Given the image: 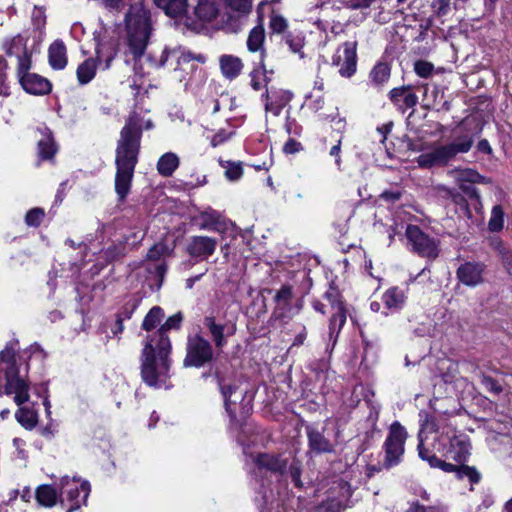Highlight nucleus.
Instances as JSON below:
<instances>
[{
  "label": "nucleus",
  "instance_id": "14",
  "mask_svg": "<svg viewBox=\"0 0 512 512\" xmlns=\"http://www.w3.org/2000/svg\"><path fill=\"white\" fill-rule=\"evenodd\" d=\"M333 64L339 67L341 76H352L356 71V43L346 42L341 45L333 57Z\"/></svg>",
  "mask_w": 512,
  "mask_h": 512
},
{
  "label": "nucleus",
  "instance_id": "4",
  "mask_svg": "<svg viewBox=\"0 0 512 512\" xmlns=\"http://www.w3.org/2000/svg\"><path fill=\"white\" fill-rule=\"evenodd\" d=\"M170 349V341L164 336H160L157 343L149 340L144 345L141 356V375L149 386L161 387L168 379Z\"/></svg>",
  "mask_w": 512,
  "mask_h": 512
},
{
  "label": "nucleus",
  "instance_id": "1",
  "mask_svg": "<svg viewBox=\"0 0 512 512\" xmlns=\"http://www.w3.org/2000/svg\"><path fill=\"white\" fill-rule=\"evenodd\" d=\"M98 4L108 12L119 15L126 5L128 10L124 16L127 45L129 52L135 59L134 71L137 75L144 76L150 70L144 71V65L155 67V62L150 57H143L153 30V22L150 10L144 0H96Z\"/></svg>",
  "mask_w": 512,
  "mask_h": 512
},
{
  "label": "nucleus",
  "instance_id": "16",
  "mask_svg": "<svg viewBox=\"0 0 512 512\" xmlns=\"http://www.w3.org/2000/svg\"><path fill=\"white\" fill-rule=\"evenodd\" d=\"M485 265L476 262H466L457 270V277L466 286L475 287L484 281Z\"/></svg>",
  "mask_w": 512,
  "mask_h": 512
},
{
  "label": "nucleus",
  "instance_id": "36",
  "mask_svg": "<svg viewBox=\"0 0 512 512\" xmlns=\"http://www.w3.org/2000/svg\"><path fill=\"white\" fill-rule=\"evenodd\" d=\"M39 156L41 159H51L57 151L52 135L49 131L43 134V137L38 141Z\"/></svg>",
  "mask_w": 512,
  "mask_h": 512
},
{
  "label": "nucleus",
  "instance_id": "50",
  "mask_svg": "<svg viewBox=\"0 0 512 512\" xmlns=\"http://www.w3.org/2000/svg\"><path fill=\"white\" fill-rule=\"evenodd\" d=\"M18 58V74L19 79L21 78V75L24 73H29L28 70L30 68L31 60L30 56L28 55V52L25 54H22L21 56H17Z\"/></svg>",
  "mask_w": 512,
  "mask_h": 512
},
{
  "label": "nucleus",
  "instance_id": "35",
  "mask_svg": "<svg viewBox=\"0 0 512 512\" xmlns=\"http://www.w3.org/2000/svg\"><path fill=\"white\" fill-rule=\"evenodd\" d=\"M3 48L9 55L21 56L27 52L26 39L21 35L6 39Z\"/></svg>",
  "mask_w": 512,
  "mask_h": 512
},
{
  "label": "nucleus",
  "instance_id": "23",
  "mask_svg": "<svg viewBox=\"0 0 512 512\" xmlns=\"http://www.w3.org/2000/svg\"><path fill=\"white\" fill-rule=\"evenodd\" d=\"M219 385L224 398L226 411L229 413L231 418H236L238 414L237 401L244 400V391L239 390L238 387L225 386L222 383H219Z\"/></svg>",
  "mask_w": 512,
  "mask_h": 512
},
{
  "label": "nucleus",
  "instance_id": "2",
  "mask_svg": "<svg viewBox=\"0 0 512 512\" xmlns=\"http://www.w3.org/2000/svg\"><path fill=\"white\" fill-rule=\"evenodd\" d=\"M14 394V402L21 406L29 400V386L18 376L15 363V352L6 347L0 353V395L3 393ZM17 421L26 429H32L37 424V413L33 408L20 407L15 413Z\"/></svg>",
  "mask_w": 512,
  "mask_h": 512
},
{
  "label": "nucleus",
  "instance_id": "12",
  "mask_svg": "<svg viewBox=\"0 0 512 512\" xmlns=\"http://www.w3.org/2000/svg\"><path fill=\"white\" fill-rule=\"evenodd\" d=\"M406 235L413 249L421 256L435 258L438 255L436 242L424 234L419 227L409 225L406 229Z\"/></svg>",
  "mask_w": 512,
  "mask_h": 512
},
{
  "label": "nucleus",
  "instance_id": "5",
  "mask_svg": "<svg viewBox=\"0 0 512 512\" xmlns=\"http://www.w3.org/2000/svg\"><path fill=\"white\" fill-rule=\"evenodd\" d=\"M420 434L423 435L428 453H434L436 457L439 454L444 459L462 463L467 461L471 454L469 438L464 434L457 435L452 428L440 433L435 432L431 438L425 430H421Z\"/></svg>",
  "mask_w": 512,
  "mask_h": 512
},
{
  "label": "nucleus",
  "instance_id": "41",
  "mask_svg": "<svg viewBox=\"0 0 512 512\" xmlns=\"http://www.w3.org/2000/svg\"><path fill=\"white\" fill-rule=\"evenodd\" d=\"M504 212L501 206H494L491 212V217L488 223L490 231L497 232L503 228Z\"/></svg>",
  "mask_w": 512,
  "mask_h": 512
},
{
  "label": "nucleus",
  "instance_id": "62",
  "mask_svg": "<svg viewBox=\"0 0 512 512\" xmlns=\"http://www.w3.org/2000/svg\"><path fill=\"white\" fill-rule=\"evenodd\" d=\"M131 119H135V121L137 122L138 126L140 127V133L142 132V129L145 128V129H151L153 127V123L151 122V120H147L145 121L144 123V126H142L139 118L136 116V115H133L129 118L128 121H130ZM129 122L126 123V125L128 124Z\"/></svg>",
  "mask_w": 512,
  "mask_h": 512
},
{
  "label": "nucleus",
  "instance_id": "47",
  "mask_svg": "<svg viewBox=\"0 0 512 512\" xmlns=\"http://www.w3.org/2000/svg\"><path fill=\"white\" fill-rule=\"evenodd\" d=\"M33 25L38 29L42 30L46 24L45 11L42 8L35 7L32 12Z\"/></svg>",
  "mask_w": 512,
  "mask_h": 512
},
{
  "label": "nucleus",
  "instance_id": "17",
  "mask_svg": "<svg viewBox=\"0 0 512 512\" xmlns=\"http://www.w3.org/2000/svg\"><path fill=\"white\" fill-rule=\"evenodd\" d=\"M265 110L275 116H278L283 109L292 99L293 94L284 89H271L266 94Z\"/></svg>",
  "mask_w": 512,
  "mask_h": 512
},
{
  "label": "nucleus",
  "instance_id": "52",
  "mask_svg": "<svg viewBox=\"0 0 512 512\" xmlns=\"http://www.w3.org/2000/svg\"><path fill=\"white\" fill-rule=\"evenodd\" d=\"M432 7L438 16H444L450 10V0H435Z\"/></svg>",
  "mask_w": 512,
  "mask_h": 512
},
{
  "label": "nucleus",
  "instance_id": "25",
  "mask_svg": "<svg viewBox=\"0 0 512 512\" xmlns=\"http://www.w3.org/2000/svg\"><path fill=\"white\" fill-rule=\"evenodd\" d=\"M49 64L53 69L61 70L67 65L66 46L60 40L54 41L48 50Z\"/></svg>",
  "mask_w": 512,
  "mask_h": 512
},
{
  "label": "nucleus",
  "instance_id": "49",
  "mask_svg": "<svg viewBox=\"0 0 512 512\" xmlns=\"http://www.w3.org/2000/svg\"><path fill=\"white\" fill-rule=\"evenodd\" d=\"M406 512H445V509L438 506H423L414 502L410 504Z\"/></svg>",
  "mask_w": 512,
  "mask_h": 512
},
{
  "label": "nucleus",
  "instance_id": "6",
  "mask_svg": "<svg viewBox=\"0 0 512 512\" xmlns=\"http://www.w3.org/2000/svg\"><path fill=\"white\" fill-rule=\"evenodd\" d=\"M473 142L474 139L471 136H461L453 143L445 146H438L429 152L422 153L417 158V163L423 168L444 166L457 154L468 152L471 149Z\"/></svg>",
  "mask_w": 512,
  "mask_h": 512
},
{
  "label": "nucleus",
  "instance_id": "57",
  "mask_svg": "<svg viewBox=\"0 0 512 512\" xmlns=\"http://www.w3.org/2000/svg\"><path fill=\"white\" fill-rule=\"evenodd\" d=\"M402 193L401 191L399 190H395V191H384L381 195H380V198L383 199L384 201L386 202H395L397 200L400 199Z\"/></svg>",
  "mask_w": 512,
  "mask_h": 512
},
{
  "label": "nucleus",
  "instance_id": "27",
  "mask_svg": "<svg viewBox=\"0 0 512 512\" xmlns=\"http://www.w3.org/2000/svg\"><path fill=\"white\" fill-rule=\"evenodd\" d=\"M36 500L44 507H53L58 501L64 503V499L59 495L55 488L50 485H41L36 490Z\"/></svg>",
  "mask_w": 512,
  "mask_h": 512
},
{
  "label": "nucleus",
  "instance_id": "45",
  "mask_svg": "<svg viewBox=\"0 0 512 512\" xmlns=\"http://www.w3.org/2000/svg\"><path fill=\"white\" fill-rule=\"evenodd\" d=\"M43 217H44L43 210H41L39 208H34L27 212L25 221H26V224L29 226H38L41 223Z\"/></svg>",
  "mask_w": 512,
  "mask_h": 512
},
{
  "label": "nucleus",
  "instance_id": "30",
  "mask_svg": "<svg viewBox=\"0 0 512 512\" xmlns=\"http://www.w3.org/2000/svg\"><path fill=\"white\" fill-rule=\"evenodd\" d=\"M220 68L222 74L228 78L233 79L237 77L242 68L243 64L240 58L232 55H224L220 58Z\"/></svg>",
  "mask_w": 512,
  "mask_h": 512
},
{
  "label": "nucleus",
  "instance_id": "10",
  "mask_svg": "<svg viewBox=\"0 0 512 512\" xmlns=\"http://www.w3.org/2000/svg\"><path fill=\"white\" fill-rule=\"evenodd\" d=\"M61 497L69 503L67 512H73L85 504L90 493V484L77 477L64 476L60 479Z\"/></svg>",
  "mask_w": 512,
  "mask_h": 512
},
{
  "label": "nucleus",
  "instance_id": "63",
  "mask_svg": "<svg viewBox=\"0 0 512 512\" xmlns=\"http://www.w3.org/2000/svg\"><path fill=\"white\" fill-rule=\"evenodd\" d=\"M477 148L479 151L486 153V154H490L492 152L491 146L487 140H481L478 143Z\"/></svg>",
  "mask_w": 512,
  "mask_h": 512
},
{
  "label": "nucleus",
  "instance_id": "39",
  "mask_svg": "<svg viewBox=\"0 0 512 512\" xmlns=\"http://www.w3.org/2000/svg\"><path fill=\"white\" fill-rule=\"evenodd\" d=\"M181 321L182 315L180 313L170 316L161 326L155 337L151 338L150 340H154V342L157 343L160 336L167 337L166 332L171 329L179 328Z\"/></svg>",
  "mask_w": 512,
  "mask_h": 512
},
{
  "label": "nucleus",
  "instance_id": "54",
  "mask_svg": "<svg viewBox=\"0 0 512 512\" xmlns=\"http://www.w3.org/2000/svg\"><path fill=\"white\" fill-rule=\"evenodd\" d=\"M263 72L260 70H254L251 77V86L254 90L258 91L264 86L265 79L262 77Z\"/></svg>",
  "mask_w": 512,
  "mask_h": 512
},
{
  "label": "nucleus",
  "instance_id": "43",
  "mask_svg": "<svg viewBox=\"0 0 512 512\" xmlns=\"http://www.w3.org/2000/svg\"><path fill=\"white\" fill-rule=\"evenodd\" d=\"M233 10L248 14L252 9V0H224Z\"/></svg>",
  "mask_w": 512,
  "mask_h": 512
},
{
  "label": "nucleus",
  "instance_id": "3",
  "mask_svg": "<svg viewBox=\"0 0 512 512\" xmlns=\"http://www.w3.org/2000/svg\"><path fill=\"white\" fill-rule=\"evenodd\" d=\"M140 147V127L131 119L123 127L116 150L115 191L120 200L128 195Z\"/></svg>",
  "mask_w": 512,
  "mask_h": 512
},
{
  "label": "nucleus",
  "instance_id": "21",
  "mask_svg": "<svg viewBox=\"0 0 512 512\" xmlns=\"http://www.w3.org/2000/svg\"><path fill=\"white\" fill-rule=\"evenodd\" d=\"M204 323H205V326L209 329L211 337H212L216 347H218V348H221L226 344L225 336L232 335L235 332L234 324H231L230 326L217 324L213 317L205 318Z\"/></svg>",
  "mask_w": 512,
  "mask_h": 512
},
{
  "label": "nucleus",
  "instance_id": "33",
  "mask_svg": "<svg viewBox=\"0 0 512 512\" xmlns=\"http://www.w3.org/2000/svg\"><path fill=\"white\" fill-rule=\"evenodd\" d=\"M491 245L500 259L503 268L512 276V251L500 240H493Z\"/></svg>",
  "mask_w": 512,
  "mask_h": 512
},
{
  "label": "nucleus",
  "instance_id": "19",
  "mask_svg": "<svg viewBox=\"0 0 512 512\" xmlns=\"http://www.w3.org/2000/svg\"><path fill=\"white\" fill-rule=\"evenodd\" d=\"M20 84L26 92L34 95L47 94L51 90L50 82L35 73H24L21 75Z\"/></svg>",
  "mask_w": 512,
  "mask_h": 512
},
{
  "label": "nucleus",
  "instance_id": "42",
  "mask_svg": "<svg viewBox=\"0 0 512 512\" xmlns=\"http://www.w3.org/2000/svg\"><path fill=\"white\" fill-rule=\"evenodd\" d=\"M223 167L225 168V176L230 181L239 180L243 174V169L240 163L226 162Z\"/></svg>",
  "mask_w": 512,
  "mask_h": 512
},
{
  "label": "nucleus",
  "instance_id": "9",
  "mask_svg": "<svg viewBox=\"0 0 512 512\" xmlns=\"http://www.w3.org/2000/svg\"><path fill=\"white\" fill-rule=\"evenodd\" d=\"M407 439L406 429L397 421L390 425L387 438L384 442L386 467H393L397 465L404 454L405 442Z\"/></svg>",
  "mask_w": 512,
  "mask_h": 512
},
{
  "label": "nucleus",
  "instance_id": "13",
  "mask_svg": "<svg viewBox=\"0 0 512 512\" xmlns=\"http://www.w3.org/2000/svg\"><path fill=\"white\" fill-rule=\"evenodd\" d=\"M448 175L459 185V188L466 193L469 197L475 198L478 201L479 207L476 209H481V204L479 201L478 191L471 187L470 184L480 183L483 181V177L475 170L466 168V169H452L448 171Z\"/></svg>",
  "mask_w": 512,
  "mask_h": 512
},
{
  "label": "nucleus",
  "instance_id": "61",
  "mask_svg": "<svg viewBox=\"0 0 512 512\" xmlns=\"http://www.w3.org/2000/svg\"><path fill=\"white\" fill-rule=\"evenodd\" d=\"M323 104H324L323 97L321 95H317L315 97V100H313L311 103H309V106L314 111H318L323 107Z\"/></svg>",
  "mask_w": 512,
  "mask_h": 512
},
{
  "label": "nucleus",
  "instance_id": "58",
  "mask_svg": "<svg viewBox=\"0 0 512 512\" xmlns=\"http://www.w3.org/2000/svg\"><path fill=\"white\" fill-rule=\"evenodd\" d=\"M230 135L225 133V131H219L218 133H216L212 139H211V145L213 147H216L220 144H222L223 142H225L227 139H229Z\"/></svg>",
  "mask_w": 512,
  "mask_h": 512
},
{
  "label": "nucleus",
  "instance_id": "48",
  "mask_svg": "<svg viewBox=\"0 0 512 512\" xmlns=\"http://www.w3.org/2000/svg\"><path fill=\"white\" fill-rule=\"evenodd\" d=\"M287 26L286 20L276 14H273L270 19V28L275 33H282Z\"/></svg>",
  "mask_w": 512,
  "mask_h": 512
},
{
  "label": "nucleus",
  "instance_id": "29",
  "mask_svg": "<svg viewBox=\"0 0 512 512\" xmlns=\"http://www.w3.org/2000/svg\"><path fill=\"white\" fill-rule=\"evenodd\" d=\"M154 3L172 18L183 16L187 9V0H154Z\"/></svg>",
  "mask_w": 512,
  "mask_h": 512
},
{
  "label": "nucleus",
  "instance_id": "51",
  "mask_svg": "<svg viewBox=\"0 0 512 512\" xmlns=\"http://www.w3.org/2000/svg\"><path fill=\"white\" fill-rule=\"evenodd\" d=\"M6 61L0 57V95L8 94V87L6 85Z\"/></svg>",
  "mask_w": 512,
  "mask_h": 512
},
{
  "label": "nucleus",
  "instance_id": "32",
  "mask_svg": "<svg viewBox=\"0 0 512 512\" xmlns=\"http://www.w3.org/2000/svg\"><path fill=\"white\" fill-rule=\"evenodd\" d=\"M309 445L318 453H330L333 445L320 432L310 429L308 431Z\"/></svg>",
  "mask_w": 512,
  "mask_h": 512
},
{
  "label": "nucleus",
  "instance_id": "28",
  "mask_svg": "<svg viewBox=\"0 0 512 512\" xmlns=\"http://www.w3.org/2000/svg\"><path fill=\"white\" fill-rule=\"evenodd\" d=\"M382 300L387 309L396 311L404 306L406 295L402 289L398 287H392L384 292Z\"/></svg>",
  "mask_w": 512,
  "mask_h": 512
},
{
  "label": "nucleus",
  "instance_id": "37",
  "mask_svg": "<svg viewBox=\"0 0 512 512\" xmlns=\"http://www.w3.org/2000/svg\"><path fill=\"white\" fill-rule=\"evenodd\" d=\"M164 317L163 310L159 306H155L147 313L145 316L142 327L143 329L150 331L153 328L156 327L158 323L162 320Z\"/></svg>",
  "mask_w": 512,
  "mask_h": 512
},
{
  "label": "nucleus",
  "instance_id": "64",
  "mask_svg": "<svg viewBox=\"0 0 512 512\" xmlns=\"http://www.w3.org/2000/svg\"><path fill=\"white\" fill-rule=\"evenodd\" d=\"M291 477L294 483L299 486L300 485V472L298 468H292L291 469Z\"/></svg>",
  "mask_w": 512,
  "mask_h": 512
},
{
  "label": "nucleus",
  "instance_id": "31",
  "mask_svg": "<svg viewBox=\"0 0 512 512\" xmlns=\"http://www.w3.org/2000/svg\"><path fill=\"white\" fill-rule=\"evenodd\" d=\"M179 166V158L175 153L168 152L162 155L157 162V170L160 175L169 177Z\"/></svg>",
  "mask_w": 512,
  "mask_h": 512
},
{
  "label": "nucleus",
  "instance_id": "38",
  "mask_svg": "<svg viewBox=\"0 0 512 512\" xmlns=\"http://www.w3.org/2000/svg\"><path fill=\"white\" fill-rule=\"evenodd\" d=\"M390 77V68L385 63H378L370 72V78L376 85H381L388 81Z\"/></svg>",
  "mask_w": 512,
  "mask_h": 512
},
{
  "label": "nucleus",
  "instance_id": "34",
  "mask_svg": "<svg viewBox=\"0 0 512 512\" xmlns=\"http://www.w3.org/2000/svg\"><path fill=\"white\" fill-rule=\"evenodd\" d=\"M265 40V30L262 24L254 27L247 39V48L250 52H258L263 50Z\"/></svg>",
  "mask_w": 512,
  "mask_h": 512
},
{
  "label": "nucleus",
  "instance_id": "60",
  "mask_svg": "<svg viewBox=\"0 0 512 512\" xmlns=\"http://www.w3.org/2000/svg\"><path fill=\"white\" fill-rule=\"evenodd\" d=\"M340 151H341V140L338 141L336 145H334L330 149V155L334 156L336 158V164L340 166L341 159H340Z\"/></svg>",
  "mask_w": 512,
  "mask_h": 512
},
{
  "label": "nucleus",
  "instance_id": "11",
  "mask_svg": "<svg viewBox=\"0 0 512 512\" xmlns=\"http://www.w3.org/2000/svg\"><path fill=\"white\" fill-rule=\"evenodd\" d=\"M213 357L210 343L202 337L190 338L187 344V354L184 359L186 367H202Z\"/></svg>",
  "mask_w": 512,
  "mask_h": 512
},
{
  "label": "nucleus",
  "instance_id": "26",
  "mask_svg": "<svg viewBox=\"0 0 512 512\" xmlns=\"http://www.w3.org/2000/svg\"><path fill=\"white\" fill-rule=\"evenodd\" d=\"M255 464L273 472L283 473L287 467V460L270 454H259L254 458Z\"/></svg>",
  "mask_w": 512,
  "mask_h": 512
},
{
  "label": "nucleus",
  "instance_id": "24",
  "mask_svg": "<svg viewBox=\"0 0 512 512\" xmlns=\"http://www.w3.org/2000/svg\"><path fill=\"white\" fill-rule=\"evenodd\" d=\"M194 14L201 23L211 22L219 14V5L216 0H199Z\"/></svg>",
  "mask_w": 512,
  "mask_h": 512
},
{
  "label": "nucleus",
  "instance_id": "59",
  "mask_svg": "<svg viewBox=\"0 0 512 512\" xmlns=\"http://www.w3.org/2000/svg\"><path fill=\"white\" fill-rule=\"evenodd\" d=\"M438 190L444 192L454 203L458 204L463 200L460 194L454 190L442 186L438 187Z\"/></svg>",
  "mask_w": 512,
  "mask_h": 512
},
{
  "label": "nucleus",
  "instance_id": "8",
  "mask_svg": "<svg viewBox=\"0 0 512 512\" xmlns=\"http://www.w3.org/2000/svg\"><path fill=\"white\" fill-rule=\"evenodd\" d=\"M117 46L115 43H101L96 48V59L88 58L77 68V79L82 85L89 83L96 75L97 61L104 62L105 69H109L115 56Z\"/></svg>",
  "mask_w": 512,
  "mask_h": 512
},
{
  "label": "nucleus",
  "instance_id": "55",
  "mask_svg": "<svg viewBox=\"0 0 512 512\" xmlns=\"http://www.w3.org/2000/svg\"><path fill=\"white\" fill-rule=\"evenodd\" d=\"M482 383L484 387L495 394H498L502 391L501 386L492 378L484 376L482 379Z\"/></svg>",
  "mask_w": 512,
  "mask_h": 512
},
{
  "label": "nucleus",
  "instance_id": "15",
  "mask_svg": "<svg viewBox=\"0 0 512 512\" xmlns=\"http://www.w3.org/2000/svg\"><path fill=\"white\" fill-rule=\"evenodd\" d=\"M294 299V294L292 291V287L289 285H283L275 294V315L280 318L291 317L295 312H298L301 309V303L298 301L295 305V310L293 311L292 302Z\"/></svg>",
  "mask_w": 512,
  "mask_h": 512
},
{
  "label": "nucleus",
  "instance_id": "20",
  "mask_svg": "<svg viewBox=\"0 0 512 512\" xmlns=\"http://www.w3.org/2000/svg\"><path fill=\"white\" fill-rule=\"evenodd\" d=\"M216 244V241L210 237L194 236L187 246V251L192 257L204 259L214 253Z\"/></svg>",
  "mask_w": 512,
  "mask_h": 512
},
{
  "label": "nucleus",
  "instance_id": "44",
  "mask_svg": "<svg viewBox=\"0 0 512 512\" xmlns=\"http://www.w3.org/2000/svg\"><path fill=\"white\" fill-rule=\"evenodd\" d=\"M433 69V64L426 61H417L414 65L416 74L422 78H428L431 76Z\"/></svg>",
  "mask_w": 512,
  "mask_h": 512
},
{
  "label": "nucleus",
  "instance_id": "40",
  "mask_svg": "<svg viewBox=\"0 0 512 512\" xmlns=\"http://www.w3.org/2000/svg\"><path fill=\"white\" fill-rule=\"evenodd\" d=\"M202 219L203 222L201 224V228L203 229L220 231L222 226L225 225V223L220 219V215L215 212L204 213L202 215Z\"/></svg>",
  "mask_w": 512,
  "mask_h": 512
},
{
  "label": "nucleus",
  "instance_id": "53",
  "mask_svg": "<svg viewBox=\"0 0 512 512\" xmlns=\"http://www.w3.org/2000/svg\"><path fill=\"white\" fill-rule=\"evenodd\" d=\"M167 252V247L164 244L154 245L147 253V257L150 260H158Z\"/></svg>",
  "mask_w": 512,
  "mask_h": 512
},
{
  "label": "nucleus",
  "instance_id": "18",
  "mask_svg": "<svg viewBox=\"0 0 512 512\" xmlns=\"http://www.w3.org/2000/svg\"><path fill=\"white\" fill-rule=\"evenodd\" d=\"M326 298L331 303L334 313L330 319V335L338 334L342 326L346 322V313L343 308L342 302L339 300L338 292L334 289L326 293Z\"/></svg>",
  "mask_w": 512,
  "mask_h": 512
},
{
  "label": "nucleus",
  "instance_id": "7",
  "mask_svg": "<svg viewBox=\"0 0 512 512\" xmlns=\"http://www.w3.org/2000/svg\"><path fill=\"white\" fill-rule=\"evenodd\" d=\"M418 455L422 460L426 461L431 468H439L447 473L453 472L458 479L466 477L471 484H476L481 479V474L473 466L455 465L436 457L434 453H428L422 434H420V444H418Z\"/></svg>",
  "mask_w": 512,
  "mask_h": 512
},
{
  "label": "nucleus",
  "instance_id": "46",
  "mask_svg": "<svg viewBox=\"0 0 512 512\" xmlns=\"http://www.w3.org/2000/svg\"><path fill=\"white\" fill-rule=\"evenodd\" d=\"M343 506L336 499L328 500L317 507L316 512H341Z\"/></svg>",
  "mask_w": 512,
  "mask_h": 512
},
{
  "label": "nucleus",
  "instance_id": "22",
  "mask_svg": "<svg viewBox=\"0 0 512 512\" xmlns=\"http://www.w3.org/2000/svg\"><path fill=\"white\" fill-rule=\"evenodd\" d=\"M389 98L398 108L402 110L412 108L418 102L417 95L410 91L409 86L393 88L389 92Z\"/></svg>",
  "mask_w": 512,
  "mask_h": 512
},
{
  "label": "nucleus",
  "instance_id": "56",
  "mask_svg": "<svg viewBox=\"0 0 512 512\" xmlns=\"http://www.w3.org/2000/svg\"><path fill=\"white\" fill-rule=\"evenodd\" d=\"M300 149L301 144L294 139H289L283 147L284 152L287 154H294L298 152Z\"/></svg>",
  "mask_w": 512,
  "mask_h": 512
}]
</instances>
